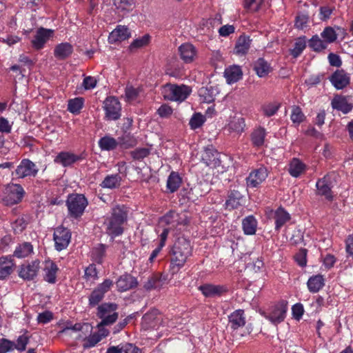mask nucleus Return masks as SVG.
<instances>
[{
  "label": "nucleus",
  "mask_w": 353,
  "mask_h": 353,
  "mask_svg": "<svg viewBox=\"0 0 353 353\" xmlns=\"http://www.w3.org/2000/svg\"><path fill=\"white\" fill-rule=\"evenodd\" d=\"M192 248L190 241L179 237L174 242L171 252V265L177 270L183 267L187 259L192 255Z\"/></svg>",
  "instance_id": "nucleus-1"
},
{
  "label": "nucleus",
  "mask_w": 353,
  "mask_h": 353,
  "mask_svg": "<svg viewBox=\"0 0 353 353\" xmlns=\"http://www.w3.org/2000/svg\"><path fill=\"white\" fill-rule=\"evenodd\" d=\"M127 220V212L123 207L119 205L112 209L110 217L108 220L107 233L112 237L121 235L123 232L122 225Z\"/></svg>",
  "instance_id": "nucleus-2"
},
{
  "label": "nucleus",
  "mask_w": 353,
  "mask_h": 353,
  "mask_svg": "<svg viewBox=\"0 0 353 353\" xmlns=\"http://www.w3.org/2000/svg\"><path fill=\"white\" fill-rule=\"evenodd\" d=\"M88 201L83 194H71L68 196L66 205L68 210V214L74 219L80 218L84 213Z\"/></svg>",
  "instance_id": "nucleus-3"
},
{
  "label": "nucleus",
  "mask_w": 353,
  "mask_h": 353,
  "mask_svg": "<svg viewBox=\"0 0 353 353\" xmlns=\"http://www.w3.org/2000/svg\"><path fill=\"white\" fill-rule=\"evenodd\" d=\"M191 88L185 85H178L167 83L163 87L162 94L165 99L183 101L190 94Z\"/></svg>",
  "instance_id": "nucleus-4"
},
{
  "label": "nucleus",
  "mask_w": 353,
  "mask_h": 353,
  "mask_svg": "<svg viewBox=\"0 0 353 353\" xmlns=\"http://www.w3.org/2000/svg\"><path fill=\"white\" fill-rule=\"evenodd\" d=\"M118 305L114 303H103L97 307V316L101 319V325H110L119 317Z\"/></svg>",
  "instance_id": "nucleus-5"
},
{
  "label": "nucleus",
  "mask_w": 353,
  "mask_h": 353,
  "mask_svg": "<svg viewBox=\"0 0 353 353\" xmlns=\"http://www.w3.org/2000/svg\"><path fill=\"white\" fill-rule=\"evenodd\" d=\"M25 194L23 187L19 184H8L4 190L1 201L4 205L12 206L21 202Z\"/></svg>",
  "instance_id": "nucleus-6"
},
{
  "label": "nucleus",
  "mask_w": 353,
  "mask_h": 353,
  "mask_svg": "<svg viewBox=\"0 0 353 353\" xmlns=\"http://www.w3.org/2000/svg\"><path fill=\"white\" fill-rule=\"evenodd\" d=\"M161 222L165 223L169 226L170 230H181V227L187 225L190 220L185 212L179 213L176 211L170 210L161 218Z\"/></svg>",
  "instance_id": "nucleus-7"
},
{
  "label": "nucleus",
  "mask_w": 353,
  "mask_h": 353,
  "mask_svg": "<svg viewBox=\"0 0 353 353\" xmlns=\"http://www.w3.org/2000/svg\"><path fill=\"white\" fill-rule=\"evenodd\" d=\"M105 118L108 120H117L121 117V106L119 101L114 97H108L103 102Z\"/></svg>",
  "instance_id": "nucleus-8"
},
{
  "label": "nucleus",
  "mask_w": 353,
  "mask_h": 353,
  "mask_svg": "<svg viewBox=\"0 0 353 353\" xmlns=\"http://www.w3.org/2000/svg\"><path fill=\"white\" fill-rule=\"evenodd\" d=\"M53 239L54 241L55 249L61 251L65 249L71 240V232L70 230L62 226L57 227L54 232Z\"/></svg>",
  "instance_id": "nucleus-9"
},
{
  "label": "nucleus",
  "mask_w": 353,
  "mask_h": 353,
  "mask_svg": "<svg viewBox=\"0 0 353 353\" xmlns=\"http://www.w3.org/2000/svg\"><path fill=\"white\" fill-rule=\"evenodd\" d=\"M39 172V169L34 163L28 159L21 160L19 165L15 170V174L19 179L26 177H35Z\"/></svg>",
  "instance_id": "nucleus-10"
},
{
  "label": "nucleus",
  "mask_w": 353,
  "mask_h": 353,
  "mask_svg": "<svg viewBox=\"0 0 353 353\" xmlns=\"http://www.w3.org/2000/svg\"><path fill=\"white\" fill-rule=\"evenodd\" d=\"M316 187L317 195L324 196L328 201H333L332 184L330 175L327 174L322 179H319L316 182Z\"/></svg>",
  "instance_id": "nucleus-11"
},
{
  "label": "nucleus",
  "mask_w": 353,
  "mask_h": 353,
  "mask_svg": "<svg viewBox=\"0 0 353 353\" xmlns=\"http://www.w3.org/2000/svg\"><path fill=\"white\" fill-rule=\"evenodd\" d=\"M287 305V302L285 301H281L275 304L266 318L274 324H278L283 321L286 316Z\"/></svg>",
  "instance_id": "nucleus-12"
},
{
  "label": "nucleus",
  "mask_w": 353,
  "mask_h": 353,
  "mask_svg": "<svg viewBox=\"0 0 353 353\" xmlns=\"http://www.w3.org/2000/svg\"><path fill=\"white\" fill-rule=\"evenodd\" d=\"M39 260H35L28 264L21 265L19 268V276L24 280H33L39 270Z\"/></svg>",
  "instance_id": "nucleus-13"
},
{
  "label": "nucleus",
  "mask_w": 353,
  "mask_h": 353,
  "mask_svg": "<svg viewBox=\"0 0 353 353\" xmlns=\"http://www.w3.org/2000/svg\"><path fill=\"white\" fill-rule=\"evenodd\" d=\"M53 35V30L40 28L37 30L34 39L32 40V46L35 50H41L45 43Z\"/></svg>",
  "instance_id": "nucleus-14"
},
{
  "label": "nucleus",
  "mask_w": 353,
  "mask_h": 353,
  "mask_svg": "<svg viewBox=\"0 0 353 353\" xmlns=\"http://www.w3.org/2000/svg\"><path fill=\"white\" fill-rule=\"evenodd\" d=\"M85 159L83 154L77 155L69 152H61L54 159V162L63 167L71 166L74 163Z\"/></svg>",
  "instance_id": "nucleus-15"
},
{
  "label": "nucleus",
  "mask_w": 353,
  "mask_h": 353,
  "mask_svg": "<svg viewBox=\"0 0 353 353\" xmlns=\"http://www.w3.org/2000/svg\"><path fill=\"white\" fill-rule=\"evenodd\" d=\"M268 177V170L261 167L251 172L246 179L247 185L249 187L256 188Z\"/></svg>",
  "instance_id": "nucleus-16"
},
{
  "label": "nucleus",
  "mask_w": 353,
  "mask_h": 353,
  "mask_svg": "<svg viewBox=\"0 0 353 353\" xmlns=\"http://www.w3.org/2000/svg\"><path fill=\"white\" fill-rule=\"evenodd\" d=\"M330 80L336 89L340 90L350 84V78L343 70H337L330 77Z\"/></svg>",
  "instance_id": "nucleus-17"
},
{
  "label": "nucleus",
  "mask_w": 353,
  "mask_h": 353,
  "mask_svg": "<svg viewBox=\"0 0 353 353\" xmlns=\"http://www.w3.org/2000/svg\"><path fill=\"white\" fill-rule=\"evenodd\" d=\"M116 285L119 291L125 292L137 287L138 282L132 275L125 274L118 279Z\"/></svg>",
  "instance_id": "nucleus-18"
},
{
  "label": "nucleus",
  "mask_w": 353,
  "mask_h": 353,
  "mask_svg": "<svg viewBox=\"0 0 353 353\" xmlns=\"http://www.w3.org/2000/svg\"><path fill=\"white\" fill-rule=\"evenodd\" d=\"M199 290L206 297L221 296L228 291L227 288L220 285L204 284L199 287Z\"/></svg>",
  "instance_id": "nucleus-19"
},
{
  "label": "nucleus",
  "mask_w": 353,
  "mask_h": 353,
  "mask_svg": "<svg viewBox=\"0 0 353 353\" xmlns=\"http://www.w3.org/2000/svg\"><path fill=\"white\" fill-rule=\"evenodd\" d=\"M229 325L232 330H237L245 325V317L243 310H236L228 316Z\"/></svg>",
  "instance_id": "nucleus-20"
},
{
  "label": "nucleus",
  "mask_w": 353,
  "mask_h": 353,
  "mask_svg": "<svg viewBox=\"0 0 353 353\" xmlns=\"http://www.w3.org/2000/svg\"><path fill=\"white\" fill-rule=\"evenodd\" d=\"M243 196L239 190H230L225 201V208L230 210L236 209L241 205Z\"/></svg>",
  "instance_id": "nucleus-21"
},
{
  "label": "nucleus",
  "mask_w": 353,
  "mask_h": 353,
  "mask_svg": "<svg viewBox=\"0 0 353 353\" xmlns=\"http://www.w3.org/2000/svg\"><path fill=\"white\" fill-rule=\"evenodd\" d=\"M130 36V33L126 27L119 26L110 32L108 41L110 43H114L128 39Z\"/></svg>",
  "instance_id": "nucleus-22"
},
{
  "label": "nucleus",
  "mask_w": 353,
  "mask_h": 353,
  "mask_svg": "<svg viewBox=\"0 0 353 353\" xmlns=\"http://www.w3.org/2000/svg\"><path fill=\"white\" fill-rule=\"evenodd\" d=\"M73 52V46L68 42L57 45L54 50V56L59 60L68 58Z\"/></svg>",
  "instance_id": "nucleus-23"
},
{
  "label": "nucleus",
  "mask_w": 353,
  "mask_h": 353,
  "mask_svg": "<svg viewBox=\"0 0 353 353\" xmlns=\"http://www.w3.org/2000/svg\"><path fill=\"white\" fill-rule=\"evenodd\" d=\"M180 57L185 63H191L194 61L196 54V50L193 45L190 43L182 44L179 48Z\"/></svg>",
  "instance_id": "nucleus-24"
},
{
  "label": "nucleus",
  "mask_w": 353,
  "mask_h": 353,
  "mask_svg": "<svg viewBox=\"0 0 353 353\" xmlns=\"http://www.w3.org/2000/svg\"><path fill=\"white\" fill-rule=\"evenodd\" d=\"M219 153L213 148H207L202 154V161L206 165L216 168L219 165L220 160L218 157Z\"/></svg>",
  "instance_id": "nucleus-25"
},
{
  "label": "nucleus",
  "mask_w": 353,
  "mask_h": 353,
  "mask_svg": "<svg viewBox=\"0 0 353 353\" xmlns=\"http://www.w3.org/2000/svg\"><path fill=\"white\" fill-rule=\"evenodd\" d=\"M251 39L250 37L245 34L241 35L235 44L234 49V54L237 55H245L250 48Z\"/></svg>",
  "instance_id": "nucleus-26"
},
{
  "label": "nucleus",
  "mask_w": 353,
  "mask_h": 353,
  "mask_svg": "<svg viewBox=\"0 0 353 353\" xmlns=\"http://www.w3.org/2000/svg\"><path fill=\"white\" fill-rule=\"evenodd\" d=\"M13 260L7 256L0 257V280L8 277L13 272Z\"/></svg>",
  "instance_id": "nucleus-27"
},
{
  "label": "nucleus",
  "mask_w": 353,
  "mask_h": 353,
  "mask_svg": "<svg viewBox=\"0 0 353 353\" xmlns=\"http://www.w3.org/2000/svg\"><path fill=\"white\" fill-rule=\"evenodd\" d=\"M332 106L334 109L341 111L344 114L350 112L353 105L348 103L347 99L342 96H336L332 101Z\"/></svg>",
  "instance_id": "nucleus-28"
},
{
  "label": "nucleus",
  "mask_w": 353,
  "mask_h": 353,
  "mask_svg": "<svg viewBox=\"0 0 353 353\" xmlns=\"http://www.w3.org/2000/svg\"><path fill=\"white\" fill-rule=\"evenodd\" d=\"M265 136L266 131L264 128L259 126L254 129L250 134V140L252 145L257 148L263 145Z\"/></svg>",
  "instance_id": "nucleus-29"
},
{
  "label": "nucleus",
  "mask_w": 353,
  "mask_h": 353,
  "mask_svg": "<svg viewBox=\"0 0 353 353\" xmlns=\"http://www.w3.org/2000/svg\"><path fill=\"white\" fill-rule=\"evenodd\" d=\"M225 77L228 83H233L241 79L243 72L239 66L233 65L225 69Z\"/></svg>",
  "instance_id": "nucleus-30"
},
{
  "label": "nucleus",
  "mask_w": 353,
  "mask_h": 353,
  "mask_svg": "<svg viewBox=\"0 0 353 353\" xmlns=\"http://www.w3.org/2000/svg\"><path fill=\"white\" fill-rule=\"evenodd\" d=\"M275 230H279L290 219V215L282 207H279L274 212Z\"/></svg>",
  "instance_id": "nucleus-31"
},
{
  "label": "nucleus",
  "mask_w": 353,
  "mask_h": 353,
  "mask_svg": "<svg viewBox=\"0 0 353 353\" xmlns=\"http://www.w3.org/2000/svg\"><path fill=\"white\" fill-rule=\"evenodd\" d=\"M323 276L321 274H317L311 276L307 283L308 290L310 292H318L325 285Z\"/></svg>",
  "instance_id": "nucleus-32"
},
{
  "label": "nucleus",
  "mask_w": 353,
  "mask_h": 353,
  "mask_svg": "<svg viewBox=\"0 0 353 353\" xmlns=\"http://www.w3.org/2000/svg\"><path fill=\"white\" fill-rule=\"evenodd\" d=\"M254 70L259 77H263L271 72V67L263 58H259L254 64Z\"/></svg>",
  "instance_id": "nucleus-33"
},
{
  "label": "nucleus",
  "mask_w": 353,
  "mask_h": 353,
  "mask_svg": "<svg viewBox=\"0 0 353 353\" xmlns=\"http://www.w3.org/2000/svg\"><path fill=\"white\" fill-rule=\"evenodd\" d=\"M182 179L177 172H172L167 180V189L170 193L176 192L180 187Z\"/></svg>",
  "instance_id": "nucleus-34"
},
{
  "label": "nucleus",
  "mask_w": 353,
  "mask_h": 353,
  "mask_svg": "<svg viewBox=\"0 0 353 353\" xmlns=\"http://www.w3.org/2000/svg\"><path fill=\"white\" fill-rule=\"evenodd\" d=\"M257 222L253 216H248L243 219L242 228L247 235L254 234L256 230Z\"/></svg>",
  "instance_id": "nucleus-35"
},
{
  "label": "nucleus",
  "mask_w": 353,
  "mask_h": 353,
  "mask_svg": "<svg viewBox=\"0 0 353 353\" xmlns=\"http://www.w3.org/2000/svg\"><path fill=\"white\" fill-rule=\"evenodd\" d=\"M121 177L119 174L108 175L102 181L101 186L105 188L113 189L120 186Z\"/></svg>",
  "instance_id": "nucleus-36"
},
{
  "label": "nucleus",
  "mask_w": 353,
  "mask_h": 353,
  "mask_svg": "<svg viewBox=\"0 0 353 353\" xmlns=\"http://www.w3.org/2000/svg\"><path fill=\"white\" fill-rule=\"evenodd\" d=\"M33 252V246L30 243L24 242L19 244L14 252V256L17 258H25Z\"/></svg>",
  "instance_id": "nucleus-37"
},
{
  "label": "nucleus",
  "mask_w": 353,
  "mask_h": 353,
  "mask_svg": "<svg viewBox=\"0 0 353 353\" xmlns=\"http://www.w3.org/2000/svg\"><path fill=\"white\" fill-rule=\"evenodd\" d=\"M99 145L102 150H113L119 145L118 140L109 136H105L99 141Z\"/></svg>",
  "instance_id": "nucleus-38"
},
{
  "label": "nucleus",
  "mask_w": 353,
  "mask_h": 353,
  "mask_svg": "<svg viewBox=\"0 0 353 353\" xmlns=\"http://www.w3.org/2000/svg\"><path fill=\"white\" fill-rule=\"evenodd\" d=\"M29 223L28 216L23 215L17 218L12 223V228L14 234H20L26 230Z\"/></svg>",
  "instance_id": "nucleus-39"
},
{
  "label": "nucleus",
  "mask_w": 353,
  "mask_h": 353,
  "mask_svg": "<svg viewBox=\"0 0 353 353\" xmlns=\"http://www.w3.org/2000/svg\"><path fill=\"white\" fill-rule=\"evenodd\" d=\"M118 143L121 148L127 149L136 145L137 141L133 135L130 133H124L122 137L118 138Z\"/></svg>",
  "instance_id": "nucleus-40"
},
{
  "label": "nucleus",
  "mask_w": 353,
  "mask_h": 353,
  "mask_svg": "<svg viewBox=\"0 0 353 353\" xmlns=\"http://www.w3.org/2000/svg\"><path fill=\"white\" fill-rule=\"evenodd\" d=\"M305 165L299 159H294L289 168L290 174L294 177H298L305 170Z\"/></svg>",
  "instance_id": "nucleus-41"
},
{
  "label": "nucleus",
  "mask_w": 353,
  "mask_h": 353,
  "mask_svg": "<svg viewBox=\"0 0 353 353\" xmlns=\"http://www.w3.org/2000/svg\"><path fill=\"white\" fill-rule=\"evenodd\" d=\"M308 46L315 52H321L327 48V43L317 34L314 35L308 41Z\"/></svg>",
  "instance_id": "nucleus-42"
},
{
  "label": "nucleus",
  "mask_w": 353,
  "mask_h": 353,
  "mask_svg": "<svg viewBox=\"0 0 353 353\" xmlns=\"http://www.w3.org/2000/svg\"><path fill=\"white\" fill-rule=\"evenodd\" d=\"M44 280L50 283H54L56 282V274L58 270L57 266L54 263H50L45 268Z\"/></svg>",
  "instance_id": "nucleus-43"
},
{
  "label": "nucleus",
  "mask_w": 353,
  "mask_h": 353,
  "mask_svg": "<svg viewBox=\"0 0 353 353\" xmlns=\"http://www.w3.org/2000/svg\"><path fill=\"white\" fill-rule=\"evenodd\" d=\"M106 245L99 244L92 250V259L98 263H102L103 258L105 256Z\"/></svg>",
  "instance_id": "nucleus-44"
},
{
  "label": "nucleus",
  "mask_w": 353,
  "mask_h": 353,
  "mask_svg": "<svg viewBox=\"0 0 353 353\" xmlns=\"http://www.w3.org/2000/svg\"><path fill=\"white\" fill-rule=\"evenodd\" d=\"M245 124V120L242 117L234 118L228 123V129L237 133H241L244 131Z\"/></svg>",
  "instance_id": "nucleus-45"
},
{
  "label": "nucleus",
  "mask_w": 353,
  "mask_h": 353,
  "mask_svg": "<svg viewBox=\"0 0 353 353\" xmlns=\"http://www.w3.org/2000/svg\"><path fill=\"white\" fill-rule=\"evenodd\" d=\"M84 100L81 97L68 101V110L73 114H79L83 106Z\"/></svg>",
  "instance_id": "nucleus-46"
},
{
  "label": "nucleus",
  "mask_w": 353,
  "mask_h": 353,
  "mask_svg": "<svg viewBox=\"0 0 353 353\" xmlns=\"http://www.w3.org/2000/svg\"><path fill=\"white\" fill-rule=\"evenodd\" d=\"M199 96L202 98L205 103H210L215 99L214 90L211 86L210 88H201L199 90Z\"/></svg>",
  "instance_id": "nucleus-47"
},
{
  "label": "nucleus",
  "mask_w": 353,
  "mask_h": 353,
  "mask_svg": "<svg viewBox=\"0 0 353 353\" xmlns=\"http://www.w3.org/2000/svg\"><path fill=\"white\" fill-rule=\"evenodd\" d=\"M306 47V38L305 36L296 39L294 47L291 50V54L294 57H299Z\"/></svg>",
  "instance_id": "nucleus-48"
},
{
  "label": "nucleus",
  "mask_w": 353,
  "mask_h": 353,
  "mask_svg": "<svg viewBox=\"0 0 353 353\" xmlns=\"http://www.w3.org/2000/svg\"><path fill=\"white\" fill-rule=\"evenodd\" d=\"M321 36L327 44L334 42L337 39L336 31L330 26L325 28L323 31L321 33Z\"/></svg>",
  "instance_id": "nucleus-49"
},
{
  "label": "nucleus",
  "mask_w": 353,
  "mask_h": 353,
  "mask_svg": "<svg viewBox=\"0 0 353 353\" xmlns=\"http://www.w3.org/2000/svg\"><path fill=\"white\" fill-rule=\"evenodd\" d=\"M290 118L294 123L300 124L305 120V117L301 108L299 106L294 105L292 107Z\"/></svg>",
  "instance_id": "nucleus-50"
},
{
  "label": "nucleus",
  "mask_w": 353,
  "mask_h": 353,
  "mask_svg": "<svg viewBox=\"0 0 353 353\" xmlns=\"http://www.w3.org/2000/svg\"><path fill=\"white\" fill-rule=\"evenodd\" d=\"M280 108V104L279 103H269L267 104H264L262 107V111L265 116L268 117H270L274 115Z\"/></svg>",
  "instance_id": "nucleus-51"
},
{
  "label": "nucleus",
  "mask_w": 353,
  "mask_h": 353,
  "mask_svg": "<svg viewBox=\"0 0 353 353\" xmlns=\"http://www.w3.org/2000/svg\"><path fill=\"white\" fill-rule=\"evenodd\" d=\"M103 298L104 295L97 290V288H94L88 297L89 305L90 307H95L103 300Z\"/></svg>",
  "instance_id": "nucleus-52"
},
{
  "label": "nucleus",
  "mask_w": 353,
  "mask_h": 353,
  "mask_svg": "<svg viewBox=\"0 0 353 353\" xmlns=\"http://www.w3.org/2000/svg\"><path fill=\"white\" fill-rule=\"evenodd\" d=\"M205 119L201 113H195L190 120L191 129L195 130L200 128L205 122Z\"/></svg>",
  "instance_id": "nucleus-53"
},
{
  "label": "nucleus",
  "mask_w": 353,
  "mask_h": 353,
  "mask_svg": "<svg viewBox=\"0 0 353 353\" xmlns=\"http://www.w3.org/2000/svg\"><path fill=\"white\" fill-rule=\"evenodd\" d=\"M149 41L150 36L148 34H145L142 37L134 40L132 43L130 45L129 48L132 51L134 49L142 48L148 45Z\"/></svg>",
  "instance_id": "nucleus-54"
},
{
  "label": "nucleus",
  "mask_w": 353,
  "mask_h": 353,
  "mask_svg": "<svg viewBox=\"0 0 353 353\" xmlns=\"http://www.w3.org/2000/svg\"><path fill=\"white\" fill-rule=\"evenodd\" d=\"M334 10H335L334 6L328 5L321 6L319 8L321 20L323 21H327L330 18L331 14L333 13Z\"/></svg>",
  "instance_id": "nucleus-55"
},
{
  "label": "nucleus",
  "mask_w": 353,
  "mask_h": 353,
  "mask_svg": "<svg viewBox=\"0 0 353 353\" xmlns=\"http://www.w3.org/2000/svg\"><path fill=\"white\" fill-rule=\"evenodd\" d=\"M307 253L305 248H301L294 255V258L297 264L301 267H305L307 265Z\"/></svg>",
  "instance_id": "nucleus-56"
},
{
  "label": "nucleus",
  "mask_w": 353,
  "mask_h": 353,
  "mask_svg": "<svg viewBox=\"0 0 353 353\" xmlns=\"http://www.w3.org/2000/svg\"><path fill=\"white\" fill-rule=\"evenodd\" d=\"M85 278L86 280L95 281L98 279V272L94 264H90L85 270Z\"/></svg>",
  "instance_id": "nucleus-57"
},
{
  "label": "nucleus",
  "mask_w": 353,
  "mask_h": 353,
  "mask_svg": "<svg viewBox=\"0 0 353 353\" xmlns=\"http://www.w3.org/2000/svg\"><path fill=\"white\" fill-rule=\"evenodd\" d=\"M28 342L29 336L26 334H22L18 337L17 343H14V349H17L21 352L24 351Z\"/></svg>",
  "instance_id": "nucleus-58"
},
{
  "label": "nucleus",
  "mask_w": 353,
  "mask_h": 353,
  "mask_svg": "<svg viewBox=\"0 0 353 353\" xmlns=\"http://www.w3.org/2000/svg\"><path fill=\"white\" fill-rule=\"evenodd\" d=\"M264 0H244V8L252 12H256L259 10Z\"/></svg>",
  "instance_id": "nucleus-59"
},
{
  "label": "nucleus",
  "mask_w": 353,
  "mask_h": 353,
  "mask_svg": "<svg viewBox=\"0 0 353 353\" xmlns=\"http://www.w3.org/2000/svg\"><path fill=\"white\" fill-rule=\"evenodd\" d=\"M101 337L95 332L92 334H90L89 336L85 338L84 339V348H89L94 347L96 344H97L99 341H101Z\"/></svg>",
  "instance_id": "nucleus-60"
},
{
  "label": "nucleus",
  "mask_w": 353,
  "mask_h": 353,
  "mask_svg": "<svg viewBox=\"0 0 353 353\" xmlns=\"http://www.w3.org/2000/svg\"><path fill=\"white\" fill-rule=\"evenodd\" d=\"M130 154L134 159L141 160L149 155L150 150L145 148H137L132 151Z\"/></svg>",
  "instance_id": "nucleus-61"
},
{
  "label": "nucleus",
  "mask_w": 353,
  "mask_h": 353,
  "mask_svg": "<svg viewBox=\"0 0 353 353\" xmlns=\"http://www.w3.org/2000/svg\"><path fill=\"white\" fill-rule=\"evenodd\" d=\"M114 6L117 9L129 10L134 4V0H112Z\"/></svg>",
  "instance_id": "nucleus-62"
},
{
  "label": "nucleus",
  "mask_w": 353,
  "mask_h": 353,
  "mask_svg": "<svg viewBox=\"0 0 353 353\" xmlns=\"http://www.w3.org/2000/svg\"><path fill=\"white\" fill-rule=\"evenodd\" d=\"M160 283V279L157 276H152L150 278H148V281L145 282L143 285V288L148 290L150 291L153 289H156L159 287Z\"/></svg>",
  "instance_id": "nucleus-63"
},
{
  "label": "nucleus",
  "mask_w": 353,
  "mask_h": 353,
  "mask_svg": "<svg viewBox=\"0 0 353 353\" xmlns=\"http://www.w3.org/2000/svg\"><path fill=\"white\" fill-rule=\"evenodd\" d=\"M14 350V342L8 339H0V353H7Z\"/></svg>",
  "instance_id": "nucleus-64"
}]
</instances>
